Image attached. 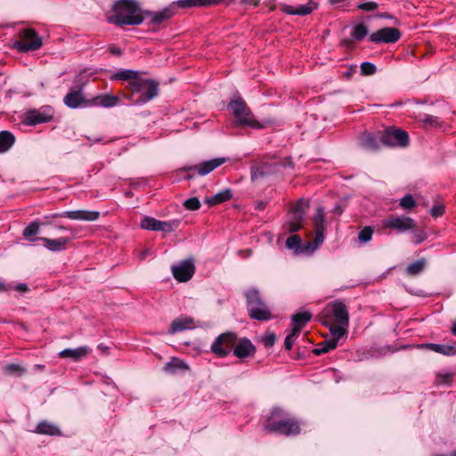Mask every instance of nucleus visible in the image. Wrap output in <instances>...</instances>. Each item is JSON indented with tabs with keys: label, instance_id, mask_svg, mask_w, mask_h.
Here are the masks:
<instances>
[{
	"label": "nucleus",
	"instance_id": "f257e3e1",
	"mask_svg": "<svg viewBox=\"0 0 456 456\" xmlns=\"http://www.w3.org/2000/svg\"><path fill=\"white\" fill-rule=\"evenodd\" d=\"M114 14L109 21L117 26L140 25L147 17L151 18V23L159 25L169 20L175 13V6H168L160 12L142 11L135 0H118L113 5Z\"/></svg>",
	"mask_w": 456,
	"mask_h": 456
},
{
	"label": "nucleus",
	"instance_id": "f03ea898",
	"mask_svg": "<svg viewBox=\"0 0 456 456\" xmlns=\"http://www.w3.org/2000/svg\"><path fill=\"white\" fill-rule=\"evenodd\" d=\"M264 429L269 433L282 435L285 436H297L301 431L299 421L290 417L281 407H273L264 422Z\"/></svg>",
	"mask_w": 456,
	"mask_h": 456
},
{
	"label": "nucleus",
	"instance_id": "7ed1b4c3",
	"mask_svg": "<svg viewBox=\"0 0 456 456\" xmlns=\"http://www.w3.org/2000/svg\"><path fill=\"white\" fill-rule=\"evenodd\" d=\"M313 223L315 231L314 240L303 244L300 236L293 234L287 239L286 247L293 249L297 254L314 252L324 240L325 216L322 207L316 209V213L313 217Z\"/></svg>",
	"mask_w": 456,
	"mask_h": 456
},
{
	"label": "nucleus",
	"instance_id": "20e7f679",
	"mask_svg": "<svg viewBox=\"0 0 456 456\" xmlns=\"http://www.w3.org/2000/svg\"><path fill=\"white\" fill-rule=\"evenodd\" d=\"M159 83L154 79L144 78L140 75L130 85V89L123 93V97L133 104L142 105L159 95Z\"/></svg>",
	"mask_w": 456,
	"mask_h": 456
},
{
	"label": "nucleus",
	"instance_id": "39448f33",
	"mask_svg": "<svg viewBox=\"0 0 456 456\" xmlns=\"http://www.w3.org/2000/svg\"><path fill=\"white\" fill-rule=\"evenodd\" d=\"M349 319L348 307L341 300L328 303L317 315V320L322 325H330V323L349 325Z\"/></svg>",
	"mask_w": 456,
	"mask_h": 456
},
{
	"label": "nucleus",
	"instance_id": "423d86ee",
	"mask_svg": "<svg viewBox=\"0 0 456 456\" xmlns=\"http://www.w3.org/2000/svg\"><path fill=\"white\" fill-rule=\"evenodd\" d=\"M228 109L232 110L234 116L235 126H249L255 129H262L265 127L255 119L252 111L241 97L231 100L228 103Z\"/></svg>",
	"mask_w": 456,
	"mask_h": 456
},
{
	"label": "nucleus",
	"instance_id": "0eeeda50",
	"mask_svg": "<svg viewBox=\"0 0 456 456\" xmlns=\"http://www.w3.org/2000/svg\"><path fill=\"white\" fill-rule=\"evenodd\" d=\"M247 309L251 319L266 322L273 318V315L262 299L260 293L256 289L245 292Z\"/></svg>",
	"mask_w": 456,
	"mask_h": 456
},
{
	"label": "nucleus",
	"instance_id": "6e6552de",
	"mask_svg": "<svg viewBox=\"0 0 456 456\" xmlns=\"http://www.w3.org/2000/svg\"><path fill=\"white\" fill-rule=\"evenodd\" d=\"M280 166L278 158L265 156L251 167V180L254 183H262L280 172Z\"/></svg>",
	"mask_w": 456,
	"mask_h": 456
},
{
	"label": "nucleus",
	"instance_id": "1a4fd4ad",
	"mask_svg": "<svg viewBox=\"0 0 456 456\" xmlns=\"http://www.w3.org/2000/svg\"><path fill=\"white\" fill-rule=\"evenodd\" d=\"M42 46V38L33 28H26L20 34V39L13 42L12 47L20 53L36 51Z\"/></svg>",
	"mask_w": 456,
	"mask_h": 456
},
{
	"label": "nucleus",
	"instance_id": "9d476101",
	"mask_svg": "<svg viewBox=\"0 0 456 456\" xmlns=\"http://www.w3.org/2000/svg\"><path fill=\"white\" fill-rule=\"evenodd\" d=\"M227 161V158L219 157L210 160L203 161L198 165L184 167L183 170L188 172V175L185 178L191 180L193 179L196 175H207Z\"/></svg>",
	"mask_w": 456,
	"mask_h": 456
},
{
	"label": "nucleus",
	"instance_id": "9b49d317",
	"mask_svg": "<svg viewBox=\"0 0 456 456\" xmlns=\"http://www.w3.org/2000/svg\"><path fill=\"white\" fill-rule=\"evenodd\" d=\"M237 341V334L232 331L220 334L211 345V351L218 357L227 356Z\"/></svg>",
	"mask_w": 456,
	"mask_h": 456
},
{
	"label": "nucleus",
	"instance_id": "f8f14e48",
	"mask_svg": "<svg viewBox=\"0 0 456 456\" xmlns=\"http://www.w3.org/2000/svg\"><path fill=\"white\" fill-rule=\"evenodd\" d=\"M380 141L383 145L406 147L409 144V135L402 129L388 128L380 134Z\"/></svg>",
	"mask_w": 456,
	"mask_h": 456
},
{
	"label": "nucleus",
	"instance_id": "ddd939ff",
	"mask_svg": "<svg viewBox=\"0 0 456 456\" xmlns=\"http://www.w3.org/2000/svg\"><path fill=\"white\" fill-rule=\"evenodd\" d=\"M179 220L160 221L151 216H144L141 220V227L150 231H159L164 232H171L178 228Z\"/></svg>",
	"mask_w": 456,
	"mask_h": 456
},
{
	"label": "nucleus",
	"instance_id": "4468645a",
	"mask_svg": "<svg viewBox=\"0 0 456 456\" xmlns=\"http://www.w3.org/2000/svg\"><path fill=\"white\" fill-rule=\"evenodd\" d=\"M53 113L50 107L46 106L38 110L33 109L23 114V123L27 126H36L46 123L53 119Z\"/></svg>",
	"mask_w": 456,
	"mask_h": 456
},
{
	"label": "nucleus",
	"instance_id": "2eb2a0df",
	"mask_svg": "<svg viewBox=\"0 0 456 456\" xmlns=\"http://www.w3.org/2000/svg\"><path fill=\"white\" fill-rule=\"evenodd\" d=\"M384 228H390L398 232H405L416 227L415 221L405 216H390L383 221Z\"/></svg>",
	"mask_w": 456,
	"mask_h": 456
},
{
	"label": "nucleus",
	"instance_id": "dca6fc26",
	"mask_svg": "<svg viewBox=\"0 0 456 456\" xmlns=\"http://www.w3.org/2000/svg\"><path fill=\"white\" fill-rule=\"evenodd\" d=\"M402 36L401 31L393 27L382 28L370 36V40L375 44H394Z\"/></svg>",
	"mask_w": 456,
	"mask_h": 456
},
{
	"label": "nucleus",
	"instance_id": "f3484780",
	"mask_svg": "<svg viewBox=\"0 0 456 456\" xmlns=\"http://www.w3.org/2000/svg\"><path fill=\"white\" fill-rule=\"evenodd\" d=\"M172 273L175 279L180 282H186L191 279L195 273V265L193 259H185L177 265H173Z\"/></svg>",
	"mask_w": 456,
	"mask_h": 456
},
{
	"label": "nucleus",
	"instance_id": "a211bd4d",
	"mask_svg": "<svg viewBox=\"0 0 456 456\" xmlns=\"http://www.w3.org/2000/svg\"><path fill=\"white\" fill-rule=\"evenodd\" d=\"M232 349L233 354L240 359L254 356L256 351L254 344L247 338H237V341Z\"/></svg>",
	"mask_w": 456,
	"mask_h": 456
},
{
	"label": "nucleus",
	"instance_id": "6ab92c4d",
	"mask_svg": "<svg viewBox=\"0 0 456 456\" xmlns=\"http://www.w3.org/2000/svg\"><path fill=\"white\" fill-rule=\"evenodd\" d=\"M63 102L69 108L71 109H76L82 106H90V100H86L83 97L81 90L71 91L65 95Z\"/></svg>",
	"mask_w": 456,
	"mask_h": 456
},
{
	"label": "nucleus",
	"instance_id": "aec40b11",
	"mask_svg": "<svg viewBox=\"0 0 456 456\" xmlns=\"http://www.w3.org/2000/svg\"><path fill=\"white\" fill-rule=\"evenodd\" d=\"M317 7L316 4L310 1L307 4L299 5L295 8L286 4H281L280 8L282 12L291 15L305 16L310 14Z\"/></svg>",
	"mask_w": 456,
	"mask_h": 456
},
{
	"label": "nucleus",
	"instance_id": "412c9836",
	"mask_svg": "<svg viewBox=\"0 0 456 456\" xmlns=\"http://www.w3.org/2000/svg\"><path fill=\"white\" fill-rule=\"evenodd\" d=\"M64 215L67 218L71 220H81V221H96L100 217V213L98 211H91V210H70L65 211Z\"/></svg>",
	"mask_w": 456,
	"mask_h": 456
},
{
	"label": "nucleus",
	"instance_id": "4be33fe9",
	"mask_svg": "<svg viewBox=\"0 0 456 456\" xmlns=\"http://www.w3.org/2000/svg\"><path fill=\"white\" fill-rule=\"evenodd\" d=\"M91 352V348L87 346H82L77 348H66L59 353L61 358H70L75 362H78L85 358Z\"/></svg>",
	"mask_w": 456,
	"mask_h": 456
},
{
	"label": "nucleus",
	"instance_id": "5701e85b",
	"mask_svg": "<svg viewBox=\"0 0 456 456\" xmlns=\"http://www.w3.org/2000/svg\"><path fill=\"white\" fill-rule=\"evenodd\" d=\"M120 102V98L117 95L109 94H99L90 100V106H100L103 108H111Z\"/></svg>",
	"mask_w": 456,
	"mask_h": 456
},
{
	"label": "nucleus",
	"instance_id": "b1692460",
	"mask_svg": "<svg viewBox=\"0 0 456 456\" xmlns=\"http://www.w3.org/2000/svg\"><path fill=\"white\" fill-rule=\"evenodd\" d=\"M40 240L44 242V246L50 251L60 252L67 248L68 243L70 241L69 238L60 237L58 239H50L46 237H40Z\"/></svg>",
	"mask_w": 456,
	"mask_h": 456
},
{
	"label": "nucleus",
	"instance_id": "393cba45",
	"mask_svg": "<svg viewBox=\"0 0 456 456\" xmlns=\"http://www.w3.org/2000/svg\"><path fill=\"white\" fill-rule=\"evenodd\" d=\"M141 75L139 71L132 70V69H120L117 73L113 74L110 77L111 80H122L126 81L127 84L125 86V91L127 92L130 89V85L133 81L136 80L137 77Z\"/></svg>",
	"mask_w": 456,
	"mask_h": 456
},
{
	"label": "nucleus",
	"instance_id": "a878e982",
	"mask_svg": "<svg viewBox=\"0 0 456 456\" xmlns=\"http://www.w3.org/2000/svg\"><path fill=\"white\" fill-rule=\"evenodd\" d=\"M51 224L48 221H34L31 222L28 226L23 229L22 235L29 241H36L39 240V238L35 237L38 232L39 229L42 226H46Z\"/></svg>",
	"mask_w": 456,
	"mask_h": 456
},
{
	"label": "nucleus",
	"instance_id": "bb28decb",
	"mask_svg": "<svg viewBox=\"0 0 456 456\" xmlns=\"http://www.w3.org/2000/svg\"><path fill=\"white\" fill-rule=\"evenodd\" d=\"M421 348H428L436 353L442 354L446 356L456 355V342L452 345H439V344H422L419 346Z\"/></svg>",
	"mask_w": 456,
	"mask_h": 456
},
{
	"label": "nucleus",
	"instance_id": "cd10ccee",
	"mask_svg": "<svg viewBox=\"0 0 456 456\" xmlns=\"http://www.w3.org/2000/svg\"><path fill=\"white\" fill-rule=\"evenodd\" d=\"M360 144L362 147L368 151H377L379 149L380 144H382L380 141V135L376 136L371 134H363L360 137Z\"/></svg>",
	"mask_w": 456,
	"mask_h": 456
},
{
	"label": "nucleus",
	"instance_id": "c85d7f7f",
	"mask_svg": "<svg viewBox=\"0 0 456 456\" xmlns=\"http://www.w3.org/2000/svg\"><path fill=\"white\" fill-rule=\"evenodd\" d=\"M194 323L191 317L176 318L175 319L169 328V334H175L187 329H191Z\"/></svg>",
	"mask_w": 456,
	"mask_h": 456
},
{
	"label": "nucleus",
	"instance_id": "c756f323",
	"mask_svg": "<svg viewBox=\"0 0 456 456\" xmlns=\"http://www.w3.org/2000/svg\"><path fill=\"white\" fill-rule=\"evenodd\" d=\"M232 198V191L229 188L224 189L211 197L205 199V203L208 206H216L230 200Z\"/></svg>",
	"mask_w": 456,
	"mask_h": 456
},
{
	"label": "nucleus",
	"instance_id": "7c9ffc66",
	"mask_svg": "<svg viewBox=\"0 0 456 456\" xmlns=\"http://www.w3.org/2000/svg\"><path fill=\"white\" fill-rule=\"evenodd\" d=\"M223 0H179L177 5L181 8L195 6L209 7L219 4Z\"/></svg>",
	"mask_w": 456,
	"mask_h": 456
},
{
	"label": "nucleus",
	"instance_id": "2f4dec72",
	"mask_svg": "<svg viewBox=\"0 0 456 456\" xmlns=\"http://www.w3.org/2000/svg\"><path fill=\"white\" fill-rule=\"evenodd\" d=\"M35 432L37 434L53 436L61 435L60 428L57 426H55L46 420L39 422L35 429Z\"/></svg>",
	"mask_w": 456,
	"mask_h": 456
},
{
	"label": "nucleus",
	"instance_id": "473e14b6",
	"mask_svg": "<svg viewBox=\"0 0 456 456\" xmlns=\"http://www.w3.org/2000/svg\"><path fill=\"white\" fill-rule=\"evenodd\" d=\"M15 136L7 130L0 132V153L7 152L15 143Z\"/></svg>",
	"mask_w": 456,
	"mask_h": 456
},
{
	"label": "nucleus",
	"instance_id": "72a5a7b5",
	"mask_svg": "<svg viewBox=\"0 0 456 456\" xmlns=\"http://www.w3.org/2000/svg\"><path fill=\"white\" fill-rule=\"evenodd\" d=\"M188 370V365L178 358H173L170 362H167L163 370L166 373L175 374L177 371H184Z\"/></svg>",
	"mask_w": 456,
	"mask_h": 456
},
{
	"label": "nucleus",
	"instance_id": "f704fd0d",
	"mask_svg": "<svg viewBox=\"0 0 456 456\" xmlns=\"http://www.w3.org/2000/svg\"><path fill=\"white\" fill-rule=\"evenodd\" d=\"M311 318L312 314L308 311L297 313L291 317L293 327H297L298 330H301L303 327L311 320Z\"/></svg>",
	"mask_w": 456,
	"mask_h": 456
},
{
	"label": "nucleus",
	"instance_id": "c9c22d12",
	"mask_svg": "<svg viewBox=\"0 0 456 456\" xmlns=\"http://www.w3.org/2000/svg\"><path fill=\"white\" fill-rule=\"evenodd\" d=\"M324 326L329 328L332 338H337L338 340L347 334V330L349 327V325H341L338 323H330V325Z\"/></svg>",
	"mask_w": 456,
	"mask_h": 456
},
{
	"label": "nucleus",
	"instance_id": "e433bc0d",
	"mask_svg": "<svg viewBox=\"0 0 456 456\" xmlns=\"http://www.w3.org/2000/svg\"><path fill=\"white\" fill-rule=\"evenodd\" d=\"M425 266H426V260L424 258H421L419 260H417V261L410 264L406 267V273L410 276L418 275L423 272Z\"/></svg>",
	"mask_w": 456,
	"mask_h": 456
},
{
	"label": "nucleus",
	"instance_id": "4c0bfd02",
	"mask_svg": "<svg viewBox=\"0 0 456 456\" xmlns=\"http://www.w3.org/2000/svg\"><path fill=\"white\" fill-rule=\"evenodd\" d=\"M368 35V28L364 23H359L353 28L351 36L357 41H362Z\"/></svg>",
	"mask_w": 456,
	"mask_h": 456
},
{
	"label": "nucleus",
	"instance_id": "58836bf2",
	"mask_svg": "<svg viewBox=\"0 0 456 456\" xmlns=\"http://www.w3.org/2000/svg\"><path fill=\"white\" fill-rule=\"evenodd\" d=\"M303 217L300 216H292L291 220L287 223V230L290 233L299 231L303 227Z\"/></svg>",
	"mask_w": 456,
	"mask_h": 456
},
{
	"label": "nucleus",
	"instance_id": "ea45409f",
	"mask_svg": "<svg viewBox=\"0 0 456 456\" xmlns=\"http://www.w3.org/2000/svg\"><path fill=\"white\" fill-rule=\"evenodd\" d=\"M300 330L297 327H293L290 333L286 337L284 341V347L286 350L292 348L293 343L300 334Z\"/></svg>",
	"mask_w": 456,
	"mask_h": 456
},
{
	"label": "nucleus",
	"instance_id": "a19ab883",
	"mask_svg": "<svg viewBox=\"0 0 456 456\" xmlns=\"http://www.w3.org/2000/svg\"><path fill=\"white\" fill-rule=\"evenodd\" d=\"M309 207V204L304 200H300L297 202V204L292 208L293 216H300L304 218L305 211Z\"/></svg>",
	"mask_w": 456,
	"mask_h": 456
},
{
	"label": "nucleus",
	"instance_id": "79ce46f5",
	"mask_svg": "<svg viewBox=\"0 0 456 456\" xmlns=\"http://www.w3.org/2000/svg\"><path fill=\"white\" fill-rule=\"evenodd\" d=\"M420 120L430 126L433 127H439L442 126V122L440 121L438 117L429 115V114H423L420 117Z\"/></svg>",
	"mask_w": 456,
	"mask_h": 456
},
{
	"label": "nucleus",
	"instance_id": "37998d69",
	"mask_svg": "<svg viewBox=\"0 0 456 456\" xmlns=\"http://www.w3.org/2000/svg\"><path fill=\"white\" fill-rule=\"evenodd\" d=\"M399 205L406 210H411L416 206V201L411 194H407L400 200Z\"/></svg>",
	"mask_w": 456,
	"mask_h": 456
},
{
	"label": "nucleus",
	"instance_id": "c03bdc74",
	"mask_svg": "<svg viewBox=\"0 0 456 456\" xmlns=\"http://www.w3.org/2000/svg\"><path fill=\"white\" fill-rule=\"evenodd\" d=\"M360 69L361 74L362 76H372L377 71L376 66L373 63L368 61L362 62L360 66Z\"/></svg>",
	"mask_w": 456,
	"mask_h": 456
},
{
	"label": "nucleus",
	"instance_id": "a18cd8bd",
	"mask_svg": "<svg viewBox=\"0 0 456 456\" xmlns=\"http://www.w3.org/2000/svg\"><path fill=\"white\" fill-rule=\"evenodd\" d=\"M373 230L370 226H365L358 233V239L361 242H368L371 240Z\"/></svg>",
	"mask_w": 456,
	"mask_h": 456
},
{
	"label": "nucleus",
	"instance_id": "49530a36",
	"mask_svg": "<svg viewBox=\"0 0 456 456\" xmlns=\"http://www.w3.org/2000/svg\"><path fill=\"white\" fill-rule=\"evenodd\" d=\"M200 201L197 197L190 198L183 202V207L187 210L195 211L200 209Z\"/></svg>",
	"mask_w": 456,
	"mask_h": 456
},
{
	"label": "nucleus",
	"instance_id": "de8ad7c7",
	"mask_svg": "<svg viewBox=\"0 0 456 456\" xmlns=\"http://www.w3.org/2000/svg\"><path fill=\"white\" fill-rule=\"evenodd\" d=\"M276 340L277 337L274 332H268L262 338L265 346L267 348L272 347L275 344Z\"/></svg>",
	"mask_w": 456,
	"mask_h": 456
},
{
	"label": "nucleus",
	"instance_id": "09e8293b",
	"mask_svg": "<svg viewBox=\"0 0 456 456\" xmlns=\"http://www.w3.org/2000/svg\"><path fill=\"white\" fill-rule=\"evenodd\" d=\"M379 7V4L376 2L370 1V2H364L361 3L357 5V8L359 10L364 11V12H373Z\"/></svg>",
	"mask_w": 456,
	"mask_h": 456
},
{
	"label": "nucleus",
	"instance_id": "8fccbe9b",
	"mask_svg": "<svg viewBox=\"0 0 456 456\" xmlns=\"http://www.w3.org/2000/svg\"><path fill=\"white\" fill-rule=\"evenodd\" d=\"M4 370L7 374H10V375H13V374H16V373H24L25 372V370L18 365V364H14V363H11V364H8L4 367Z\"/></svg>",
	"mask_w": 456,
	"mask_h": 456
},
{
	"label": "nucleus",
	"instance_id": "3c124183",
	"mask_svg": "<svg viewBox=\"0 0 456 456\" xmlns=\"http://www.w3.org/2000/svg\"><path fill=\"white\" fill-rule=\"evenodd\" d=\"M444 213V205H434L432 208L430 209V215L433 217H439L442 216Z\"/></svg>",
	"mask_w": 456,
	"mask_h": 456
},
{
	"label": "nucleus",
	"instance_id": "603ef678",
	"mask_svg": "<svg viewBox=\"0 0 456 456\" xmlns=\"http://www.w3.org/2000/svg\"><path fill=\"white\" fill-rule=\"evenodd\" d=\"M313 354H315V355H321L322 354H326L329 351V348L326 346V343L325 341H322L321 342L320 344H318L317 347L314 348L313 351Z\"/></svg>",
	"mask_w": 456,
	"mask_h": 456
},
{
	"label": "nucleus",
	"instance_id": "864d4df0",
	"mask_svg": "<svg viewBox=\"0 0 456 456\" xmlns=\"http://www.w3.org/2000/svg\"><path fill=\"white\" fill-rule=\"evenodd\" d=\"M427 236L424 232L422 231H415L413 233V242L415 244H419L423 242L426 240Z\"/></svg>",
	"mask_w": 456,
	"mask_h": 456
},
{
	"label": "nucleus",
	"instance_id": "5fc2aeb1",
	"mask_svg": "<svg viewBox=\"0 0 456 456\" xmlns=\"http://www.w3.org/2000/svg\"><path fill=\"white\" fill-rule=\"evenodd\" d=\"M326 346L329 348V351L335 349L338 346V340L337 338H332L330 340H325Z\"/></svg>",
	"mask_w": 456,
	"mask_h": 456
},
{
	"label": "nucleus",
	"instance_id": "6e6d98bb",
	"mask_svg": "<svg viewBox=\"0 0 456 456\" xmlns=\"http://www.w3.org/2000/svg\"><path fill=\"white\" fill-rule=\"evenodd\" d=\"M280 163H281V166H280V169L282 167V168H285L287 167H293V162L291 160L290 158H286L282 160L279 159Z\"/></svg>",
	"mask_w": 456,
	"mask_h": 456
},
{
	"label": "nucleus",
	"instance_id": "4d7b16f0",
	"mask_svg": "<svg viewBox=\"0 0 456 456\" xmlns=\"http://www.w3.org/2000/svg\"><path fill=\"white\" fill-rule=\"evenodd\" d=\"M15 289L20 292H27L28 290V287L25 283H20L15 287Z\"/></svg>",
	"mask_w": 456,
	"mask_h": 456
},
{
	"label": "nucleus",
	"instance_id": "13d9d810",
	"mask_svg": "<svg viewBox=\"0 0 456 456\" xmlns=\"http://www.w3.org/2000/svg\"><path fill=\"white\" fill-rule=\"evenodd\" d=\"M62 217H66V216L64 215V212L54 213L51 216H45L44 218L48 219V218H62Z\"/></svg>",
	"mask_w": 456,
	"mask_h": 456
},
{
	"label": "nucleus",
	"instance_id": "bf43d9fd",
	"mask_svg": "<svg viewBox=\"0 0 456 456\" xmlns=\"http://www.w3.org/2000/svg\"><path fill=\"white\" fill-rule=\"evenodd\" d=\"M266 207V202L259 200L256 203V209L258 211L264 210Z\"/></svg>",
	"mask_w": 456,
	"mask_h": 456
},
{
	"label": "nucleus",
	"instance_id": "052dcab7",
	"mask_svg": "<svg viewBox=\"0 0 456 456\" xmlns=\"http://www.w3.org/2000/svg\"><path fill=\"white\" fill-rule=\"evenodd\" d=\"M110 52L114 55L121 54V49L114 45L110 48Z\"/></svg>",
	"mask_w": 456,
	"mask_h": 456
},
{
	"label": "nucleus",
	"instance_id": "680f3d73",
	"mask_svg": "<svg viewBox=\"0 0 456 456\" xmlns=\"http://www.w3.org/2000/svg\"><path fill=\"white\" fill-rule=\"evenodd\" d=\"M242 2L253 6H257L260 0H242Z\"/></svg>",
	"mask_w": 456,
	"mask_h": 456
},
{
	"label": "nucleus",
	"instance_id": "e2e57ef3",
	"mask_svg": "<svg viewBox=\"0 0 456 456\" xmlns=\"http://www.w3.org/2000/svg\"><path fill=\"white\" fill-rule=\"evenodd\" d=\"M11 289V287L5 283L0 282V292L7 291Z\"/></svg>",
	"mask_w": 456,
	"mask_h": 456
},
{
	"label": "nucleus",
	"instance_id": "0e129e2a",
	"mask_svg": "<svg viewBox=\"0 0 456 456\" xmlns=\"http://www.w3.org/2000/svg\"><path fill=\"white\" fill-rule=\"evenodd\" d=\"M150 254V249H144L141 252V255H140V259L142 260L144 259L148 255Z\"/></svg>",
	"mask_w": 456,
	"mask_h": 456
},
{
	"label": "nucleus",
	"instance_id": "69168bd1",
	"mask_svg": "<svg viewBox=\"0 0 456 456\" xmlns=\"http://www.w3.org/2000/svg\"><path fill=\"white\" fill-rule=\"evenodd\" d=\"M344 209L342 208L341 206L338 205L335 208H334V213L337 214V215H341L343 213Z\"/></svg>",
	"mask_w": 456,
	"mask_h": 456
},
{
	"label": "nucleus",
	"instance_id": "338daca9",
	"mask_svg": "<svg viewBox=\"0 0 456 456\" xmlns=\"http://www.w3.org/2000/svg\"><path fill=\"white\" fill-rule=\"evenodd\" d=\"M343 44L346 46H351L352 41L350 39H345V40H343Z\"/></svg>",
	"mask_w": 456,
	"mask_h": 456
},
{
	"label": "nucleus",
	"instance_id": "774afa93",
	"mask_svg": "<svg viewBox=\"0 0 456 456\" xmlns=\"http://www.w3.org/2000/svg\"><path fill=\"white\" fill-rule=\"evenodd\" d=\"M452 333L453 335H456V322L453 323V325L452 327Z\"/></svg>",
	"mask_w": 456,
	"mask_h": 456
}]
</instances>
